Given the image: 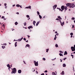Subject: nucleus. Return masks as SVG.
<instances>
[{
	"mask_svg": "<svg viewBox=\"0 0 75 75\" xmlns=\"http://www.w3.org/2000/svg\"><path fill=\"white\" fill-rule=\"evenodd\" d=\"M31 6H28V7H26L25 8H29L30 9H31Z\"/></svg>",
	"mask_w": 75,
	"mask_h": 75,
	"instance_id": "nucleus-7",
	"label": "nucleus"
},
{
	"mask_svg": "<svg viewBox=\"0 0 75 75\" xmlns=\"http://www.w3.org/2000/svg\"><path fill=\"white\" fill-rule=\"evenodd\" d=\"M7 5V4L6 3H5L4 4V6H5V7H6V6Z\"/></svg>",
	"mask_w": 75,
	"mask_h": 75,
	"instance_id": "nucleus-44",
	"label": "nucleus"
},
{
	"mask_svg": "<svg viewBox=\"0 0 75 75\" xmlns=\"http://www.w3.org/2000/svg\"><path fill=\"white\" fill-rule=\"evenodd\" d=\"M60 18H61V16H57V18H59V19Z\"/></svg>",
	"mask_w": 75,
	"mask_h": 75,
	"instance_id": "nucleus-41",
	"label": "nucleus"
},
{
	"mask_svg": "<svg viewBox=\"0 0 75 75\" xmlns=\"http://www.w3.org/2000/svg\"><path fill=\"white\" fill-rule=\"evenodd\" d=\"M37 13L38 15L39 16V15H40V12L39 11H37Z\"/></svg>",
	"mask_w": 75,
	"mask_h": 75,
	"instance_id": "nucleus-29",
	"label": "nucleus"
},
{
	"mask_svg": "<svg viewBox=\"0 0 75 75\" xmlns=\"http://www.w3.org/2000/svg\"><path fill=\"white\" fill-rule=\"evenodd\" d=\"M16 6V5L15 4H14V5H13V6H12V7H14L15 6Z\"/></svg>",
	"mask_w": 75,
	"mask_h": 75,
	"instance_id": "nucleus-55",
	"label": "nucleus"
},
{
	"mask_svg": "<svg viewBox=\"0 0 75 75\" xmlns=\"http://www.w3.org/2000/svg\"><path fill=\"white\" fill-rule=\"evenodd\" d=\"M23 62H24V63L25 64H26V63H25V62L23 61Z\"/></svg>",
	"mask_w": 75,
	"mask_h": 75,
	"instance_id": "nucleus-43",
	"label": "nucleus"
},
{
	"mask_svg": "<svg viewBox=\"0 0 75 75\" xmlns=\"http://www.w3.org/2000/svg\"><path fill=\"white\" fill-rule=\"evenodd\" d=\"M39 23H40V22L39 21L36 24V26H38V24H39Z\"/></svg>",
	"mask_w": 75,
	"mask_h": 75,
	"instance_id": "nucleus-19",
	"label": "nucleus"
},
{
	"mask_svg": "<svg viewBox=\"0 0 75 75\" xmlns=\"http://www.w3.org/2000/svg\"><path fill=\"white\" fill-rule=\"evenodd\" d=\"M16 14H19V13H18V12H17V13H16Z\"/></svg>",
	"mask_w": 75,
	"mask_h": 75,
	"instance_id": "nucleus-59",
	"label": "nucleus"
},
{
	"mask_svg": "<svg viewBox=\"0 0 75 75\" xmlns=\"http://www.w3.org/2000/svg\"><path fill=\"white\" fill-rule=\"evenodd\" d=\"M56 35H59V34L58 33H57L56 34Z\"/></svg>",
	"mask_w": 75,
	"mask_h": 75,
	"instance_id": "nucleus-58",
	"label": "nucleus"
},
{
	"mask_svg": "<svg viewBox=\"0 0 75 75\" xmlns=\"http://www.w3.org/2000/svg\"><path fill=\"white\" fill-rule=\"evenodd\" d=\"M15 24L16 25H17L18 24V23L17 22H16L15 23Z\"/></svg>",
	"mask_w": 75,
	"mask_h": 75,
	"instance_id": "nucleus-26",
	"label": "nucleus"
},
{
	"mask_svg": "<svg viewBox=\"0 0 75 75\" xmlns=\"http://www.w3.org/2000/svg\"><path fill=\"white\" fill-rule=\"evenodd\" d=\"M2 26L4 27H4H5V26H4V24H3Z\"/></svg>",
	"mask_w": 75,
	"mask_h": 75,
	"instance_id": "nucleus-33",
	"label": "nucleus"
},
{
	"mask_svg": "<svg viewBox=\"0 0 75 75\" xmlns=\"http://www.w3.org/2000/svg\"><path fill=\"white\" fill-rule=\"evenodd\" d=\"M59 52H60V53H62V51H59Z\"/></svg>",
	"mask_w": 75,
	"mask_h": 75,
	"instance_id": "nucleus-51",
	"label": "nucleus"
},
{
	"mask_svg": "<svg viewBox=\"0 0 75 75\" xmlns=\"http://www.w3.org/2000/svg\"><path fill=\"white\" fill-rule=\"evenodd\" d=\"M43 61H45V58H43Z\"/></svg>",
	"mask_w": 75,
	"mask_h": 75,
	"instance_id": "nucleus-38",
	"label": "nucleus"
},
{
	"mask_svg": "<svg viewBox=\"0 0 75 75\" xmlns=\"http://www.w3.org/2000/svg\"><path fill=\"white\" fill-rule=\"evenodd\" d=\"M71 20H75V18L73 17L71 18Z\"/></svg>",
	"mask_w": 75,
	"mask_h": 75,
	"instance_id": "nucleus-32",
	"label": "nucleus"
},
{
	"mask_svg": "<svg viewBox=\"0 0 75 75\" xmlns=\"http://www.w3.org/2000/svg\"><path fill=\"white\" fill-rule=\"evenodd\" d=\"M41 75H44V73H42L41 74Z\"/></svg>",
	"mask_w": 75,
	"mask_h": 75,
	"instance_id": "nucleus-50",
	"label": "nucleus"
},
{
	"mask_svg": "<svg viewBox=\"0 0 75 75\" xmlns=\"http://www.w3.org/2000/svg\"><path fill=\"white\" fill-rule=\"evenodd\" d=\"M12 70L16 72L17 71V69L15 68H13V69H12Z\"/></svg>",
	"mask_w": 75,
	"mask_h": 75,
	"instance_id": "nucleus-9",
	"label": "nucleus"
},
{
	"mask_svg": "<svg viewBox=\"0 0 75 75\" xmlns=\"http://www.w3.org/2000/svg\"><path fill=\"white\" fill-rule=\"evenodd\" d=\"M61 74L62 75H64V74H65V73H64V71H62V72L61 73Z\"/></svg>",
	"mask_w": 75,
	"mask_h": 75,
	"instance_id": "nucleus-18",
	"label": "nucleus"
},
{
	"mask_svg": "<svg viewBox=\"0 0 75 75\" xmlns=\"http://www.w3.org/2000/svg\"><path fill=\"white\" fill-rule=\"evenodd\" d=\"M72 28H74V25H72Z\"/></svg>",
	"mask_w": 75,
	"mask_h": 75,
	"instance_id": "nucleus-46",
	"label": "nucleus"
},
{
	"mask_svg": "<svg viewBox=\"0 0 75 75\" xmlns=\"http://www.w3.org/2000/svg\"><path fill=\"white\" fill-rule=\"evenodd\" d=\"M59 55L60 56H62V57H63V55H62V54H61V53H59Z\"/></svg>",
	"mask_w": 75,
	"mask_h": 75,
	"instance_id": "nucleus-28",
	"label": "nucleus"
},
{
	"mask_svg": "<svg viewBox=\"0 0 75 75\" xmlns=\"http://www.w3.org/2000/svg\"><path fill=\"white\" fill-rule=\"evenodd\" d=\"M26 17H27V18H30V16L29 15H26Z\"/></svg>",
	"mask_w": 75,
	"mask_h": 75,
	"instance_id": "nucleus-30",
	"label": "nucleus"
},
{
	"mask_svg": "<svg viewBox=\"0 0 75 75\" xmlns=\"http://www.w3.org/2000/svg\"><path fill=\"white\" fill-rule=\"evenodd\" d=\"M18 74H21V70H19L18 71Z\"/></svg>",
	"mask_w": 75,
	"mask_h": 75,
	"instance_id": "nucleus-14",
	"label": "nucleus"
},
{
	"mask_svg": "<svg viewBox=\"0 0 75 75\" xmlns=\"http://www.w3.org/2000/svg\"><path fill=\"white\" fill-rule=\"evenodd\" d=\"M7 67L9 68H11V67H10V66L9 64H8V65H7Z\"/></svg>",
	"mask_w": 75,
	"mask_h": 75,
	"instance_id": "nucleus-17",
	"label": "nucleus"
},
{
	"mask_svg": "<svg viewBox=\"0 0 75 75\" xmlns=\"http://www.w3.org/2000/svg\"><path fill=\"white\" fill-rule=\"evenodd\" d=\"M73 34H73V33H71L70 34V35H73Z\"/></svg>",
	"mask_w": 75,
	"mask_h": 75,
	"instance_id": "nucleus-34",
	"label": "nucleus"
},
{
	"mask_svg": "<svg viewBox=\"0 0 75 75\" xmlns=\"http://www.w3.org/2000/svg\"><path fill=\"white\" fill-rule=\"evenodd\" d=\"M71 50L72 51H75V48L74 47H73L72 46L71 47Z\"/></svg>",
	"mask_w": 75,
	"mask_h": 75,
	"instance_id": "nucleus-4",
	"label": "nucleus"
},
{
	"mask_svg": "<svg viewBox=\"0 0 75 75\" xmlns=\"http://www.w3.org/2000/svg\"><path fill=\"white\" fill-rule=\"evenodd\" d=\"M39 16L40 18V19H41V18H42V16H41V15H39Z\"/></svg>",
	"mask_w": 75,
	"mask_h": 75,
	"instance_id": "nucleus-23",
	"label": "nucleus"
},
{
	"mask_svg": "<svg viewBox=\"0 0 75 75\" xmlns=\"http://www.w3.org/2000/svg\"><path fill=\"white\" fill-rule=\"evenodd\" d=\"M18 41V40H16L15 39V40H13V41Z\"/></svg>",
	"mask_w": 75,
	"mask_h": 75,
	"instance_id": "nucleus-52",
	"label": "nucleus"
},
{
	"mask_svg": "<svg viewBox=\"0 0 75 75\" xmlns=\"http://www.w3.org/2000/svg\"><path fill=\"white\" fill-rule=\"evenodd\" d=\"M36 74H38V71H36Z\"/></svg>",
	"mask_w": 75,
	"mask_h": 75,
	"instance_id": "nucleus-54",
	"label": "nucleus"
},
{
	"mask_svg": "<svg viewBox=\"0 0 75 75\" xmlns=\"http://www.w3.org/2000/svg\"><path fill=\"white\" fill-rule=\"evenodd\" d=\"M27 36L28 38H30V37L29 35H27Z\"/></svg>",
	"mask_w": 75,
	"mask_h": 75,
	"instance_id": "nucleus-47",
	"label": "nucleus"
},
{
	"mask_svg": "<svg viewBox=\"0 0 75 75\" xmlns=\"http://www.w3.org/2000/svg\"><path fill=\"white\" fill-rule=\"evenodd\" d=\"M23 37L22 38H21L20 39H18V41H21V40H23Z\"/></svg>",
	"mask_w": 75,
	"mask_h": 75,
	"instance_id": "nucleus-13",
	"label": "nucleus"
},
{
	"mask_svg": "<svg viewBox=\"0 0 75 75\" xmlns=\"http://www.w3.org/2000/svg\"><path fill=\"white\" fill-rule=\"evenodd\" d=\"M4 18V16H2L1 17V18H2V19Z\"/></svg>",
	"mask_w": 75,
	"mask_h": 75,
	"instance_id": "nucleus-45",
	"label": "nucleus"
},
{
	"mask_svg": "<svg viewBox=\"0 0 75 75\" xmlns=\"http://www.w3.org/2000/svg\"><path fill=\"white\" fill-rule=\"evenodd\" d=\"M23 40L24 41H26V38H24Z\"/></svg>",
	"mask_w": 75,
	"mask_h": 75,
	"instance_id": "nucleus-42",
	"label": "nucleus"
},
{
	"mask_svg": "<svg viewBox=\"0 0 75 75\" xmlns=\"http://www.w3.org/2000/svg\"><path fill=\"white\" fill-rule=\"evenodd\" d=\"M63 67H66V64H63Z\"/></svg>",
	"mask_w": 75,
	"mask_h": 75,
	"instance_id": "nucleus-20",
	"label": "nucleus"
},
{
	"mask_svg": "<svg viewBox=\"0 0 75 75\" xmlns=\"http://www.w3.org/2000/svg\"><path fill=\"white\" fill-rule=\"evenodd\" d=\"M56 20H57L58 21L59 20V19H58V18H57L56 19Z\"/></svg>",
	"mask_w": 75,
	"mask_h": 75,
	"instance_id": "nucleus-48",
	"label": "nucleus"
},
{
	"mask_svg": "<svg viewBox=\"0 0 75 75\" xmlns=\"http://www.w3.org/2000/svg\"><path fill=\"white\" fill-rule=\"evenodd\" d=\"M28 29H30V28H33V26H30L28 27Z\"/></svg>",
	"mask_w": 75,
	"mask_h": 75,
	"instance_id": "nucleus-10",
	"label": "nucleus"
},
{
	"mask_svg": "<svg viewBox=\"0 0 75 75\" xmlns=\"http://www.w3.org/2000/svg\"><path fill=\"white\" fill-rule=\"evenodd\" d=\"M44 72H45V73L48 72V71L47 70H45V71Z\"/></svg>",
	"mask_w": 75,
	"mask_h": 75,
	"instance_id": "nucleus-39",
	"label": "nucleus"
},
{
	"mask_svg": "<svg viewBox=\"0 0 75 75\" xmlns=\"http://www.w3.org/2000/svg\"><path fill=\"white\" fill-rule=\"evenodd\" d=\"M35 23H36V21H34L33 22V24L34 26H35Z\"/></svg>",
	"mask_w": 75,
	"mask_h": 75,
	"instance_id": "nucleus-11",
	"label": "nucleus"
},
{
	"mask_svg": "<svg viewBox=\"0 0 75 75\" xmlns=\"http://www.w3.org/2000/svg\"><path fill=\"white\" fill-rule=\"evenodd\" d=\"M26 46H27V47H30V45L28 44H27L26 45Z\"/></svg>",
	"mask_w": 75,
	"mask_h": 75,
	"instance_id": "nucleus-22",
	"label": "nucleus"
},
{
	"mask_svg": "<svg viewBox=\"0 0 75 75\" xmlns=\"http://www.w3.org/2000/svg\"><path fill=\"white\" fill-rule=\"evenodd\" d=\"M48 51H49V49H46V52H48Z\"/></svg>",
	"mask_w": 75,
	"mask_h": 75,
	"instance_id": "nucleus-25",
	"label": "nucleus"
},
{
	"mask_svg": "<svg viewBox=\"0 0 75 75\" xmlns=\"http://www.w3.org/2000/svg\"><path fill=\"white\" fill-rule=\"evenodd\" d=\"M57 4L54 5L53 6V10H54V11H55V8H57Z\"/></svg>",
	"mask_w": 75,
	"mask_h": 75,
	"instance_id": "nucleus-5",
	"label": "nucleus"
},
{
	"mask_svg": "<svg viewBox=\"0 0 75 75\" xmlns=\"http://www.w3.org/2000/svg\"><path fill=\"white\" fill-rule=\"evenodd\" d=\"M4 44L5 45H7V44L6 43H4Z\"/></svg>",
	"mask_w": 75,
	"mask_h": 75,
	"instance_id": "nucleus-56",
	"label": "nucleus"
},
{
	"mask_svg": "<svg viewBox=\"0 0 75 75\" xmlns=\"http://www.w3.org/2000/svg\"><path fill=\"white\" fill-rule=\"evenodd\" d=\"M55 73L54 72H52V75H54Z\"/></svg>",
	"mask_w": 75,
	"mask_h": 75,
	"instance_id": "nucleus-37",
	"label": "nucleus"
},
{
	"mask_svg": "<svg viewBox=\"0 0 75 75\" xmlns=\"http://www.w3.org/2000/svg\"><path fill=\"white\" fill-rule=\"evenodd\" d=\"M64 7L65 6H62L61 7V8L62 10H64Z\"/></svg>",
	"mask_w": 75,
	"mask_h": 75,
	"instance_id": "nucleus-6",
	"label": "nucleus"
},
{
	"mask_svg": "<svg viewBox=\"0 0 75 75\" xmlns=\"http://www.w3.org/2000/svg\"><path fill=\"white\" fill-rule=\"evenodd\" d=\"M2 48L3 49H4V48H6V46H2Z\"/></svg>",
	"mask_w": 75,
	"mask_h": 75,
	"instance_id": "nucleus-27",
	"label": "nucleus"
},
{
	"mask_svg": "<svg viewBox=\"0 0 75 75\" xmlns=\"http://www.w3.org/2000/svg\"><path fill=\"white\" fill-rule=\"evenodd\" d=\"M57 38V37H55L54 40H56V39Z\"/></svg>",
	"mask_w": 75,
	"mask_h": 75,
	"instance_id": "nucleus-40",
	"label": "nucleus"
},
{
	"mask_svg": "<svg viewBox=\"0 0 75 75\" xmlns=\"http://www.w3.org/2000/svg\"><path fill=\"white\" fill-rule=\"evenodd\" d=\"M66 59H67V57H65L62 60H64V61H65V60Z\"/></svg>",
	"mask_w": 75,
	"mask_h": 75,
	"instance_id": "nucleus-36",
	"label": "nucleus"
},
{
	"mask_svg": "<svg viewBox=\"0 0 75 75\" xmlns=\"http://www.w3.org/2000/svg\"><path fill=\"white\" fill-rule=\"evenodd\" d=\"M20 6V5L19 4H16V6L17 7H19Z\"/></svg>",
	"mask_w": 75,
	"mask_h": 75,
	"instance_id": "nucleus-21",
	"label": "nucleus"
},
{
	"mask_svg": "<svg viewBox=\"0 0 75 75\" xmlns=\"http://www.w3.org/2000/svg\"><path fill=\"white\" fill-rule=\"evenodd\" d=\"M60 62H62V60H61V59H60Z\"/></svg>",
	"mask_w": 75,
	"mask_h": 75,
	"instance_id": "nucleus-57",
	"label": "nucleus"
},
{
	"mask_svg": "<svg viewBox=\"0 0 75 75\" xmlns=\"http://www.w3.org/2000/svg\"><path fill=\"white\" fill-rule=\"evenodd\" d=\"M16 71H14V70H12V71L11 72V74H16Z\"/></svg>",
	"mask_w": 75,
	"mask_h": 75,
	"instance_id": "nucleus-12",
	"label": "nucleus"
},
{
	"mask_svg": "<svg viewBox=\"0 0 75 75\" xmlns=\"http://www.w3.org/2000/svg\"><path fill=\"white\" fill-rule=\"evenodd\" d=\"M24 26H25L27 24L26 23V22H25L24 23Z\"/></svg>",
	"mask_w": 75,
	"mask_h": 75,
	"instance_id": "nucleus-31",
	"label": "nucleus"
},
{
	"mask_svg": "<svg viewBox=\"0 0 75 75\" xmlns=\"http://www.w3.org/2000/svg\"><path fill=\"white\" fill-rule=\"evenodd\" d=\"M34 63L35 64V66H38V62H36V61H34Z\"/></svg>",
	"mask_w": 75,
	"mask_h": 75,
	"instance_id": "nucleus-2",
	"label": "nucleus"
},
{
	"mask_svg": "<svg viewBox=\"0 0 75 75\" xmlns=\"http://www.w3.org/2000/svg\"><path fill=\"white\" fill-rule=\"evenodd\" d=\"M55 46L56 47V48H57V47H58V44H56Z\"/></svg>",
	"mask_w": 75,
	"mask_h": 75,
	"instance_id": "nucleus-24",
	"label": "nucleus"
},
{
	"mask_svg": "<svg viewBox=\"0 0 75 75\" xmlns=\"http://www.w3.org/2000/svg\"><path fill=\"white\" fill-rule=\"evenodd\" d=\"M68 9V8H67V6H64V12H65L66 11H67V10Z\"/></svg>",
	"mask_w": 75,
	"mask_h": 75,
	"instance_id": "nucleus-8",
	"label": "nucleus"
},
{
	"mask_svg": "<svg viewBox=\"0 0 75 75\" xmlns=\"http://www.w3.org/2000/svg\"><path fill=\"white\" fill-rule=\"evenodd\" d=\"M55 33H56V34H57V33H58V32H57V31H55Z\"/></svg>",
	"mask_w": 75,
	"mask_h": 75,
	"instance_id": "nucleus-62",
	"label": "nucleus"
},
{
	"mask_svg": "<svg viewBox=\"0 0 75 75\" xmlns=\"http://www.w3.org/2000/svg\"><path fill=\"white\" fill-rule=\"evenodd\" d=\"M74 47L75 48V45H74Z\"/></svg>",
	"mask_w": 75,
	"mask_h": 75,
	"instance_id": "nucleus-64",
	"label": "nucleus"
},
{
	"mask_svg": "<svg viewBox=\"0 0 75 75\" xmlns=\"http://www.w3.org/2000/svg\"><path fill=\"white\" fill-rule=\"evenodd\" d=\"M59 11H61V9L60 8H59Z\"/></svg>",
	"mask_w": 75,
	"mask_h": 75,
	"instance_id": "nucleus-63",
	"label": "nucleus"
},
{
	"mask_svg": "<svg viewBox=\"0 0 75 75\" xmlns=\"http://www.w3.org/2000/svg\"><path fill=\"white\" fill-rule=\"evenodd\" d=\"M71 57H74V55L71 54Z\"/></svg>",
	"mask_w": 75,
	"mask_h": 75,
	"instance_id": "nucleus-61",
	"label": "nucleus"
},
{
	"mask_svg": "<svg viewBox=\"0 0 75 75\" xmlns=\"http://www.w3.org/2000/svg\"><path fill=\"white\" fill-rule=\"evenodd\" d=\"M4 20H6V18H4Z\"/></svg>",
	"mask_w": 75,
	"mask_h": 75,
	"instance_id": "nucleus-49",
	"label": "nucleus"
},
{
	"mask_svg": "<svg viewBox=\"0 0 75 75\" xmlns=\"http://www.w3.org/2000/svg\"><path fill=\"white\" fill-rule=\"evenodd\" d=\"M21 8H22V6L20 5V6Z\"/></svg>",
	"mask_w": 75,
	"mask_h": 75,
	"instance_id": "nucleus-53",
	"label": "nucleus"
},
{
	"mask_svg": "<svg viewBox=\"0 0 75 75\" xmlns=\"http://www.w3.org/2000/svg\"><path fill=\"white\" fill-rule=\"evenodd\" d=\"M26 42H28V40H27L26 41Z\"/></svg>",
	"mask_w": 75,
	"mask_h": 75,
	"instance_id": "nucleus-60",
	"label": "nucleus"
},
{
	"mask_svg": "<svg viewBox=\"0 0 75 75\" xmlns=\"http://www.w3.org/2000/svg\"><path fill=\"white\" fill-rule=\"evenodd\" d=\"M17 42H16L15 43V47H17Z\"/></svg>",
	"mask_w": 75,
	"mask_h": 75,
	"instance_id": "nucleus-16",
	"label": "nucleus"
},
{
	"mask_svg": "<svg viewBox=\"0 0 75 75\" xmlns=\"http://www.w3.org/2000/svg\"><path fill=\"white\" fill-rule=\"evenodd\" d=\"M67 54H68V53H67V51H65L64 52V55H67Z\"/></svg>",
	"mask_w": 75,
	"mask_h": 75,
	"instance_id": "nucleus-15",
	"label": "nucleus"
},
{
	"mask_svg": "<svg viewBox=\"0 0 75 75\" xmlns=\"http://www.w3.org/2000/svg\"><path fill=\"white\" fill-rule=\"evenodd\" d=\"M59 21L60 22L62 26H63V25H64V21H63V22H61V21L60 19L59 20Z\"/></svg>",
	"mask_w": 75,
	"mask_h": 75,
	"instance_id": "nucleus-3",
	"label": "nucleus"
},
{
	"mask_svg": "<svg viewBox=\"0 0 75 75\" xmlns=\"http://www.w3.org/2000/svg\"><path fill=\"white\" fill-rule=\"evenodd\" d=\"M66 6L67 7H69L70 8H74V3H67L66 4Z\"/></svg>",
	"mask_w": 75,
	"mask_h": 75,
	"instance_id": "nucleus-1",
	"label": "nucleus"
},
{
	"mask_svg": "<svg viewBox=\"0 0 75 75\" xmlns=\"http://www.w3.org/2000/svg\"><path fill=\"white\" fill-rule=\"evenodd\" d=\"M46 17H47L46 16H44L43 17V18H46Z\"/></svg>",
	"mask_w": 75,
	"mask_h": 75,
	"instance_id": "nucleus-35",
	"label": "nucleus"
}]
</instances>
